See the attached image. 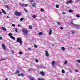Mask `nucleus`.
Wrapping results in <instances>:
<instances>
[{
  "instance_id": "f257e3e1",
  "label": "nucleus",
  "mask_w": 80,
  "mask_h": 80,
  "mask_svg": "<svg viewBox=\"0 0 80 80\" xmlns=\"http://www.w3.org/2000/svg\"><path fill=\"white\" fill-rule=\"evenodd\" d=\"M22 31L23 33L24 34V35H27L28 33V30L26 29L23 28L22 29Z\"/></svg>"
},
{
  "instance_id": "f03ea898",
  "label": "nucleus",
  "mask_w": 80,
  "mask_h": 80,
  "mask_svg": "<svg viewBox=\"0 0 80 80\" xmlns=\"http://www.w3.org/2000/svg\"><path fill=\"white\" fill-rule=\"evenodd\" d=\"M17 42H18L19 43H20L21 45L22 44V43H23V42L22 41V40L20 38H17Z\"/></svg>"
},
{
  "instance_id": "7ed1b4c3",
  "label": "nucleus",
  "mask_w": 80,
  "mask_h": 80,
  "mask_svg": "<svg viewBox=\"0 0 80 80\" xmlns=\"http://www.w3.org/2000/svg\"><path fill=\"white\" fill-rule=\"evenodd\" d=\"M15 15H16V16L20 17V16H21V15H22V13L20 12H17L15 13Z\"/></svg>"
},
{
  "instance_id": "20e7f679",
  "label": "nucleus",
  "mask_w": 80,
  "mask_h": 80,
  "mask_svg": "<svg viewBox=\"0 0 80 80\" xmlns=\"http://www.w3.org/2000/svg\"><path fill=\"white\" fill-rule=\"evenodd\" d=\"M73 2V1L72 0H69V1H67V2L66 3V4L67 5H68V3H72Z\"/></svg>"
},
{
  "instance_id": "39448f33",
  "label": "nucleus",
  "mask_w": 80,
  "mask_h": 80,
  "mask_svg": "<svg viewBox=\"0 0 80 80\" xmlns=\"http://www.w3.org/2000/svg\"><path fill=\"white\" fill-rule=\"evenodd\" d=\"M2 48H3V50H5L6 49V46H5V45L4 44H2Z\"/></svg>"
},
{
  "instance_id": "423d86ee",
  "label": "nucleus",
  "mask_w": 80,
  "mask_h": 80,
  "mask_svg": "<svg viewBox=\"0 0 80 80\" xmlns=\"http://www.w3.org/2000/svg\"><path fill=\"white\" fill-rule=\"evenodd\" d=\"M29 78L30 80H34V79H35V78H33L31 76H29Z\"/></svg>"
},
{
  "instance_id": "0eeeda50",
  "label": "nucleus",
  "mask_w": 80,
  "mask_h": 80,
  "mask_svg": "<svg viewBox=\"0 0 80 80\" xmlns=\"http://www.w3.org/2000/svg\"><path fill=\"white\" fill-rule=\"evenodd\" d=\"M1 29L3 30V31L4 32H6V31H7V29H6V28H5L4 27H1Z\"/></svg>"
},
{
  "instance_id": "6e6552de",
  "label": "nucleus",
  "mask_w": 80,
  "mask_h": 80,
  "mask_svg": "<svg viewBox=\"0 0 80 80\" xmlns=\"http://www.w3.org/2000/svg\"><path fill=\"white\" fill-rule=\"evenodd\" d=\"M46 57H48L49 56V54L48 53V51H46Z\"/></svg>"
},
{
  "instance_id": "1a4fd4ad",
  "label": "nucleus",
  "mask_w": 80,
  "mask_h": 80,
  "mask_svg": "<svg viewBox=\"0 0 80 80\" xmlns=\"http://www.w3.org/2000/svg\"><path fill=\"white\" fill-rule=\"evenodd\" d=\"M1 10L2 11V12H3L4 14H5V15H7V13H6V12L5 11V10H4L3 9H1Z\"/></svg>"
},
{
  "instance_id": "9d476101",
  "label": "nucleus",
  "mask_w": 80,
  "mask_h": 80,
  "mask_svg": "<svg viewBox=\"0 0 80 80\" xmlns=\"http://www.w3.org/2000/svg\"><path fill=\"white\" fill-rule=\"evenodd\" d=\"M19 4L20 6H28V4H22L21 3H19Z\"/></svg>"
},
{
  "instance_id": "9b49d317",
  "label": "nucleus",
  "mask_w": 80,
  "mask_h": 80,
  "mask_svg": "<svg viewBox=\"0 0 80 80\" xmlns=\"http://www.w3.org/2000/svg\"><path fill=\"white\" fill-rule=\"evenodd\" d=\"M10 38H11V39H13L14 40H15V37H13V36H11V37H10Z\"/></svg>"
},
{
  "instance_id": "f8f14e48",
  "label": "nucleus",
  "mask_w": 80,
  "mask_h": 80,
  "mask_svg": "<svg viewBox=\"0 0 80 80\" xmlns=\"http://www.w3.org/2000/svg\"><path fill=\"white\" fill-rule=\"evenodd\" d=\"M73 20H72L71 21V24H72V25H74L75 26H76V25H77L73 23Z\"/></svg>"
},
{
  "instance_id": "ddd939ff",
  "label": "nucleus",
  "mask_w": 80,
  "mask_h": 80,
  "mask_svg": "<svg viewBox=\"0 0 80 80\" xmlns=\"http://www.w3.org/2000/svg\"><path fill=\"white\" fill-rule=\"evenodd\" d=\"M40 74H41V75H42V76H43V75H44V72H43V71L40 72Z\"/></svg>"
},
{
  "instance_id": "4468645a",
  "label": "nucleus",
  "mask_w": 80,
  "mask_h": 80,
  "mask_svg": "<svg viewBox=\"0 0 80 80\" xmlns=\"http://www.w3.org/2000/svg\"><path fill=\"white\" fill-rule=\"evenodd\" d=\"M55 62L53 61L52 62V66H55Z\"/></svg>"
},
{
  "instance_id": "2eb2a0df",
  "label": "nucleus",
  "mask_w": 80,
  "mask_h": 80,
  "mask_svg": "<svg viewBox=\"0 0 80 80\" xmlns=\"http://www.w3.org/2000/svg\"><path fill=\"white\" fill-rule=\"evenodd\" d=\"M49 35H51V34H52V29H49Z\"/></svg>"
},
{
  "instance_id": "dca6fc26",
  "label": "nucleus",
  "mask_w": 80,
  "mask_h": 80,
  "mask_svg": "<svg viewBox=\"0 0 80 80\" xmlns=\"http://www.w3.org/2000/svg\"><path fill=\"white\" fill-rule=\"evenodd\" d=\"M61 49L62 50H63V51H65V48L63 47H62Z\"/></svg>"
},
{
  "instance_id": "f3484780",
  "label": "nucleus",
  "mask_w": 80,
  "mask_h": 80,
  "mask_svg": "<svg viewBox=\"0 0 80 80\" xmlns=\"http://www.w3.org/2000/svg\"><path fill=\"white\" fill-rule=\"evenodd\" d=\"M36 4H35V3H34L33 4H32V7H36Z\"/></svg>"
},
{
  "instance_id": "a211bd4d",
  "label": "nucleus",
  "mask_w": 80,
  "mask_h": 80,
  "mask_svg": "<svg viewBox=\"0 0 80 80\" xmlns=\"http://www.w3.org/2000/svg\"><path fill=\"white\" fill-rule=\"evenodd\" d=\"M29 29H32V26L31 25H29L28 27Z\"/></svg>"
},
{
  "instance_id": "6ab92c4d",
  "label": "nucleus",
  "mask_w": 80,
  "mask_h": 80,
  "mask_svg": "<svg viewBox=\"0 0 80 80\" xmlns=\"http://www.w3.org/2000/svg\"><path fill=\"white\" fill-rule=\"evenodd\" d=\"M71 32L73 35H74L75 32V31L72 30L71 31Z\"/></svg>"
},
{
  "instance_id": "aec40b11",
  "label": "nucleus",
  "mask_w": 80,
  "mask_h": 80,
  "mask_svg": "<svg viewBox=\"0 0 80 80\" xmlns=\"http://www.w3.org/2000/svg\"><path fill=\"white\" fill-rule=\"evenodd\" d=\"M39 35H43V33L42 32H40L39 33Z\"/></svg>"
},
{
  "instance_id": "412c9836",
  "label": "nucleus",
  "mask_w": 80,
  "mask_h": 80,
  "mask_svg": "<svg viewBox=\"0 0 80 80\" xmlns=\"http://www.w3.org/2000/svg\"><path fill=\"white\" fill-rule=\"evenodd\" d=\"M19 72H20V71H19V70H18L16 71V73H17V74H18L19 73Z\"/></svg>"
},
{
  "instance_id": "4be33fe9",
  "label": "nucleus",
  "mask_w": 80,
  "mask_h": 80,
  "mask_svg": "<svg viewBox=\"0 0 80 80\" xmlns=\"http://www.w3.org/2000/svg\"><path fill=\"white\" fill-rule=\"evenodd\" d=\"M69 12H71V13H73V10L70 9L69 10Z\"/></svg>"
},
{
  "instance_id": "5701e85b",
  "label": "nucleus",
  "mask_w": 80,
  "mask_h": 80,
  "mask_svg": "<svg viewBox=\"0 0 80 80\" xmlns=\"http://www.w3.org/2000/svg\"><path fill=\"white\" fill-rule=\"evenodd\" d=\"M25 12H26V13H28V11L27 10L25 9H24Z\"/></svg>"
},
{
  "instance_id": "b1692460",
  "label": "nucleus",
  "mask_w": 80,
  "mask_h": 80,
  "mask_svg": "<svg viewBox=\"0 0 80 80\" xmlns=\"http://www.w3.org/2000/svg\"><path fill=\"white\" fill-rule=\"evenodd\" d=\"M64 64L67 65V61H65L64 62Z\"/></svg>"
},
{
  "instance_id": "393cba45",
  "label": "nucleus",
  "mask_w": 80,
  "mask_h": 80,
  "mask_svg": "<svg viewBox=\"0 0 80 80\" xmlns=\"http://www.w3.org/2000/svg\"><path fill=\"white\" fill-rule=\"evenodd\" d=\"M35 62H36L37 63H38V59H36V60H35Z\"/></svg>"
},
{
  "instance_id": "a878e982",
  "label": "nucleus",
  "mask_w": 80,
  "mask_h": 80,
  "mask_svg": "<svg viewBox=\"0 0 80 80\" xmlns=\"http://www.w3.org/2000/svg\"><path fill=\"white\" fill-rule=\"evenodd\" d=\"M76 61L77 62H78V63H80V60H76Z\"/></svg>"
},
{
  "instance_id": "bb28decb",
  "label": "nucleus",
  "mask_w": 80,
  "mask_h": 80,
  "mask_svg": "<svg viewBox=\"0 0 80 80\" xmlns=\"http://www.w3.org/2000/svg\"><path fill=\"white\" fill-rule=\"evenodd\" d=\"M5 7H6V8H9V6L8 5H5Z\"/></svg>"
},
{
  "instance_id": "cd10ccee",
  "label": "nucleus",
  "mask_w": 80,
  "mask_h": 80,
  "mask_svg": "<svg viewBox=\"0 0 80 80\" xmlns=\"http://www.w3.org/2000/svg\"><path fill=\"white\" fill-rule=\"evenodd\" d=\"M76 17H78V18H80V15L78 14H77L76 15Z\"/></svg>"
},
{
  "instance_id": "c85d7f7f",
  "label": "nucleus",
  "mask_w": 80,
  "mask_h": 80,
  "mask_svg": "<svg viewBox=\"0 0 80 80\" xmlns=\"http://www.w3.org/2000/svg\"><path fill=\"white\" fill-rule=\"evenodd\" d=\"M20 21H23V18H21L20 19Z\"/></svg>"
},
{
  "instance_id": "c756f323",
  "label": "nucleus",
  "mask_w": 80,
  "mask_h": 80,
  "mask_svg": "<svg viewBox=\"0 0 80 80\" xmlns=\"http://www.w3.org/2000/svg\"><path fill=\"white\" fill-rule=\"evenodd\" d=\"M24 76V74H23V73H22L21 75V76L22 77H23Z\"/></svg>"
},
{
  "instance_id": "7c9ffc66",
  "label": "nucleus",
  "mask_w": 80,
  "mask_h": 80,
  "mask_svg": "<svg viewBox=\"0 0 80 80\" xmlns=\"http://www.w3.org/2000/svg\"><path fill=\"white\" fill-rule=\"evenodd\" d=\"M22 53H23V52H22V51H20L19 52V54H22Z\"/></svg>"
},
{
  "instance_id": "2f4dec72",
  "label": "nucleus",
  "mask_w": 80,
  "mask_h": 80,
  "mask_svg": "<svg viewBox=\"0 0 80 80\" xmlns=\"http://www.w3.org/2000/svg\"><path fill=\"white\" fill-rule=\"evenodd\" d=\"M75 72H79V71L78 70L75 69Z\"/></svg>"
},
{
  "instance_id": "473e14b6",
  "label": "nucleus",
  "mask_w": 80,
  "mask_h": 80,
  "mask_svg": "<svg viewBox=\"0 0 80 80\" xmlns=\"http://www.w3.org/2000/svg\"><path fill=\"white\" fill-rule=\"evenodd\" d=\"M32 17L34 18H36V16H35V15H33L32 16Z\"/></svg>"
},
{
  "instance_id": "72a5a7b5",
  "label": "nucleus",
  "mask_w": 80,
  "mask_h": 80,
  "mask_svg": "<svg viewBox=\"0 0 80 80\" xmlns=\"http://www.w3.org/2000/svg\"><path fill=\"white\" fill-rule=\"evenodd\" d=\"M56 8H59V6L58 5H56Z\"/></svg>"
},
{
  "instance_id": "f704fd0d",
  "label": "nucleus",
  "mask_w": 80,
  "mask_h": 80,
  "mask_svg": "<svg viewBox=\"0 0 80 80\" xmlns=\"http://www.w3.org/2000/svg\"><path fill=\"white\" fill-rule=\"evenodd\" d=\"M57 24H58V25H60V22H57Z\"/></svg>"
},
{
  "instance_id": "c9c22d12",
  "label": "nucleus",
  "mask_w": 80,
  "mask_h": 80,
  "mask_svg": "<svg viewBox=\"0 0 80 80\" xmlns=\"http://www.w3.org/2000/svg\"><path fill=\"white\" fill-rule=\"evenodd\" d=\"M40 11L41 12H44V10L43 9H41Z\"/></svg>"
},
{
  "instance_id": "e433bc0d",
  "label": "nucleus",
  "mask_w": 80,
  "mask_h": 80,
  "mask_svg": "<svg viewBox=\"0 0 80 80\" xmlns=\"http://www.w3.org/2000/svg\"><path fill=\"white\" fill-rule=\"evenodd\" d=\"M15 31H16V32H18V29H17V28H16L15 29Z\"/></svg>"
},
{
  "instance_id": "4c0bfd02",
  "label": "nucleus",
  "mask_w": 80,
  "mask_h": 80,
  "mask_svg": "<svg viewBox=\"0 0 80 80\" xmlns=\"http://www.w3.org/2000/svg\"><path fill=\"white\" fill-rule=\"evenodd\" d=\"M8 35L10 37H11V36H12V34L11 33H9L8 34Z\"/></svg>"
},
{
  "instance_id": "58836bf2",
  "label": "nucleus",
  "mask_w": 80,
  "mask_h": 80,
  "mask_svg": "<svg viewBox=\"0 0 80 80\" xmlns=\"http://www.w3.org/2000/svg\"><path fill=\"white\" fill-rule=\"evenodd\" d=\"M62 73H65V71L64 70L62 69Z\"/></svg>"
},
{
  "instance_id": "ea45409f",
  "label": "nucleus",
  "mask_w": 80,
  "mask_h": 80,
  "mask_svg": "<svg viewBox=\"0 0 80 80\" xmlns=\"http://www.w3.org/2000/svg\"><path fill=\"white\" fill-rule=\"evenodd\" d=\"M12 27H15V24H13L12 25Z\"/></svg>"
},
{
  "instance_id": "a19ab883",
  "label": "nucleus",
  "mask_w": 80,
  "mask_h": 80,
  "mask_svg": "<svg viewBox=\"0 0 80 80\" xmlns=\"http://www.w3.org/2000/svg\"><path fill=\"white\" fill-rule=\"evenodd\" d=\"M76 28L77 29H79V28H80V27H76Z\"/></svg>"
},
{
  "instance_id": "79ce46f5",
  "label": "nucleus",
  "mask_w": 80,
  "mask_h": 80,
  "mask_svg": "<svg viewBox=\"0 0 80 80\" xmlns=\"http://www.w3.org/2000/svg\"><path fill=\"white\" fill-rule=\"evenodd\" d=\"M18 75L19 77H20V76H21V74H18Z\"/></svg>"
},
{
  "instance_id": "37998d69",
  "label": "nucleus",
  "mask_w": 80,
  "mask_h": 80,
  "mask_svg": "<svg viewBox=\"0 0 80 80\" xmlns=\"http://www.w3.org/2000/svg\"><path fill=\"white\" fill-rule=\"evenodd\" d=\"M34 47L35 48H37V46L36 45H34Z\"/></svg>"
},
{
  "instance_id": "c03bdc74",
  "label": "nucleus",
  "mask_w": 80,
  "mask_h": 80,
  "mask_svg": "<svg viewBox=\"0 0 80 80\" xmlns=\"http://www.w3.org/2000/svg\"><path fill=\"white\" fill-rule=\"evenodd\" d=\"M62 14H63V15H65V14H66V13H65V12H63L62 13Z\"/></svg>"
},
{
  "instance_id": "a18cd8bd",
  "label": "nucleus",
  "mask_w": 80,
  "mask_h": 80,
  "mask_svg": "<svg viewBox=\"0 0 80 80\" xmlns=\"http://www.w3.org/2000/svg\"><path fill=\"white\" fill-rule=\"evenodd\" d=\"M12 53H14V51L13 50H12Z\"/></svg>"
},
{
  "instance_id": "49530a36",
  "label": "nucleus",
  "mask_w": 80,
  "mask_h": 80,
  "mask_svg": "<svg viewBox=\"0 0 80 80\" xmlns=\"http://www.w3.org/2000/svg\"><path fill=\"white\" fill-rule=\"evenodd\" d=\"M60 29H61V30H63V28L62 27H61Z\"/></svg>"
},
{
  "instance_id": "de8ad7c7",
  "label": "nucleus",
  "mask_w": 80,
  "mask_h": 80,
  "mask_svg": "<svg viewBox=\"0 0 80 80\" xmlns=\"http://www.w3.org/2000/svg\"><path fill=\"white\" fill-rule=\"evenodd\" d=\"M28 50H32V48H28Z\"/></svg>"
},
{
  "instance_id": "09e8293b",
  "label": "nucleus",
  "mask_w": 80,
  "mask_h": 80,
  "mask_svg": "<svg viewBox=\"0 0 80 80\" xmlns=\"http://www.w3.org/2000/svg\"><path fill=\"white\" fill-rule=\"evenodd\" d=\"M0 40H2V38L0 36Z\"/></svg>"
},
{
  "instance_id": "8fccbe9b",
  "label": "nucleus",
  "mask_w": 80,
  "mask_h": 80,
  "mask_svg": "<svg viewBox=\"0 0 80 80\" xmlns=\"http://www.w3.org/2000/svg\"><path fill=\"white\" fill-rule=\"evenodd\" d=\"M33 2V0H32V1H30V2L31 3H32V2Z\"/></svg>"
},
{
  "instance_id": "3c124183",
  "label": "nucleus",
  "mask_w": 80,
  "mask_h": 80,
  "mask_svg": "<svg viewBox=\"0 0 80 80\" xmlns=\"http://www.w3.org/2000/svg\"><path fill=\"white\" fill-rule=\"evenodd\" d=\"M6 18H9V17H8V16H7V17H6Z\"/></svg>"
},
{
  "instance_id": "603ef678",
  "label": "nucleus",
  "mask_w": 80,
  "mask_h": 80,
  "mask_svg": "<svg viewBox=\"0 0 80 80\" xmlns=\"http://www.w3.org/2000/svg\"><path fill=\"white\" fill-rule=\"evenodd\" d=\"M18 27H21V26L20 25V24L18 25Z\"/></svg>"
},
{
  "instance_id": "864d4df0",
  "label": "nucleus",
  "mask_w": 80,
  "mask_h": 80,
  "mask_svg": "<svg viewBox=\"0 0 80 80\" xmlns=\"http://www.w3.org/2000/svg\"><path fill=\"white\" fill-rule=\"evenodd\" d=\"M32 70V69H29V70H28V71H30V70Z\"/></svg>"
},
{
  "instance_id": "5fc2aeb1",
  "label": "nucleus",
  "mask_w": 80,
  "mask_h": 80,
  "mask_svg": "<svg viewBox=\"0 0 80 80\" xmlns=\"http://www.w3.org/2000/svg\"><path fill=\"white\" fill-rule=\"evenodd\" d=\"M52 46H55V45L54 44H52Z\"/></svg>"
},
{
  "instance_id": "6e6d98bb",
  "label": "nucleus",
  "mask_w": 80,
  "mask_h": 80,
  "mask_svg": "<svg viewBox=\"0 0 80 80\" xmlns=\"http://www.w3.org/2000/svg\"><path fill=\"white\" fill-rule=\"evenodd\" d=\"M5 80H8V78H6Z\"/></svg>"
},
{
  "instance_id": "4d7b16f0",
  "label": "nucleus",
  "mask_w": 80,
  "mask_h": 80,
  "mask_svg": "<svg viewBox=\"0 0 80 80\" xmlns=\"http://www.w3.org/2000/svg\"><path fill=\"white\" fill-rule=\"evenodd\" d=\"M32 70H33V71H35V69H32Z\"/></svg>"
},
{
  "instance_id": "13d9d810",
  "label": "nucleus",
  "mask_w": 80,
  "mask_h": 80,
  "mask_svg": "<svg viewBox=\"0 0 80 80\" xmlns=\"http://www.w3.org/2000/svg\"><path fill=\"white\" fill-rule=\"evenodd\" d=\"M70 72L71 73V72H72V71H70Z\"/></svg>"
},
{
  "instance_id": "bf43d9fd",
  "label": "nucleus",
  "mask_w": 80,
  "mask_h": 80,
  "mask_svg": "<svg viewBox=\"0 0 80 80\" xmlns=\"http://www.w3.org/2000/svg\"><path fill=\"white\" fill-rule=\"evenodd\" d=\"M0 14H2V12H0Z\"/></svg>"
},
{
  "instance_id": "052dcab7",
  "label": "nucleus",
  "mask_w": 80,
  "mask_h": 80,
  "mask_svg": "<svg viewBox=\"0 0 80 80\" xmlns=\"http://www.w3.org/2000/svg\"><path fill=\"white\" fill-rule=\"evenodd\" d=\"M41 80H43V78H42L41 79Z\"/></svg>"
},
{
  "instance_id": "680f3d73",
  "label": "nucleus",
  "mask_w": 80,
  "mask_h": 80,
  "mask_svg": "<svg viewBox=\"0 0 80 80\" xmlns=\"http://www.w3.org/2000/svg\"><path fill=\"white\" fill-rule=\"evenodd\" d=\"M38 80H41V79H40V78H39L38 79Z\"/></svg>"
},
{
  "instance_id": "e2e57ef3",
  "label": "nucleus",
  "mask_w": 80,
  "mask_h": 80,
  "mask_svg": "<svg viewBox=\"0 0 80 80\" xmlns=\"http://www.w3.org/2000/svg\"><path fill=\"white\" fill-rule=\"evenodd\" d=\"M1 60H3V59H2L1 60H0V61H1Z\"/></svg>"
},
{
  "instance_id": "0e129e2a",
  "label": "nucleus",
  "mask_w": 80,
  "mask_h": 80,
  "mask_svg": "<svg viewBox=\"0 0 80 80\" xmlns=\"http://www.w3.org/2000/svg\"><path fill=\"white\" fill-rule=\"evenodd\" d=\"M78 0V1H79V0Z\"/></svg>"
},
{
  "instance_id": "69168bd1",
  "label": "nucleus",
  "mask_w": 80,
  "mask_h": 80,
  "mask_svg": "<svg viewBox=\"0 0 80 80\" xmlns=\"http://www.w3.org/2000/svg\"><path fill=\"white\" fill-rule=\"evenodd\" d=\"M79 50H80V48H79Z\"/></svg>"
},
{
  "instance_id": "338daca9",
  "label": "nucleus",
  "mask_w": 80,
  "mask_h": 80,
  "mask_svg": "<svg viewBox=\"0 0 80 80\" xmlns=\"http://www.w3.org/2000/svg\"><path fill=\"white\" fill-rule=\"evenodd\" d=\"M24 0H22V1H24Z\"/></svg>"
}]
</instances>
